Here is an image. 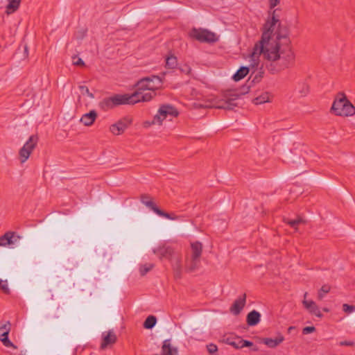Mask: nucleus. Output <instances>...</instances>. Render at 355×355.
I'll use <instances>...</instances> for the list:
<instances>
[{
  "label": "nucleus",
  "instance_id": "obj_1",
  "mask_svg": "<svg viewBox=\"0 0 355 355\" xmlns=\"http://www.w3.org/2000/svg\"><path fill=\"white\" fill-rule=\"evenodd\" d=\"M271 37L272 34L263 31L261 40L254 44L252 52L250 54L252 62L251 65L252 67H257L259 64V58L263 54L264 58L270 61V63L266 64L267 69L270 73L275 74L287 67H282L281 56L278 53L279 46L269 44Z\"/></svg>",
  "mask_w": 355,
  "mask_h": 355
},
{
  "label": "nucleus",
  "instance_id": "obj_32",
  "mask_svg": "<svg viewBox=\"0 0 355 355\" xmlns=\"http://www.w3.org/2000/svg\"><path fill=\"white\" fill-rule=\"evenodd\" d=\"M330 291V287L327 285H324L321 287L320 290L318 292V298L319 300H322L324 297V293H328Z\"/></svg>",
  "mask_w": 355,
  "mask_h": 355
},
{
  "label": "nucleus",
  "instance_id": "obj_28",
  "mask_svg": "<svg viewBox=\"0 0 355 355\" xmlns=\"http://www.w3.org/2000/svg\"><path fill=\"white\" fill-rule=\"evenodd\" d=\"M270 94L268 92H264L256 97L253 100V103L256 105L263 104L267 102H270Z\"/></svg>",
  "mask_w": 355,
  "mask_h": 355
},
{
  "label": "nucleus",
  "instance_id": "obj_24",
  "mask_svg": "<svg viewBox=\"0 0 355 355\" xmlns=\"http://www.w3.org/2000/svg\"><path fill=\"white\" fill-rule=\"evenodd\" d=\"M250 72V68L248 67H241L236 73L233 75L232 79L238 82L244 78Z\"/></svg>",
  "mask_w": 355,
  "mask_h": 355
},
{
  "label": "nucleus",
  "instance_id": "obj_26",
  "mask_svg": "<svg viewBox=\"0 0 355 355\" xmlns=\"http://www.w3.org/2000/svg\"><path fill=\"white\" fill-rule=\"evenodd\" d=\"M13 232H7L3 236L0 237V246H6L12 244L13 242L12 239L14 236Z\"/></svg>",
  "mask_w": 355,
  "mask_h": 355
},
{
  "label": "nucleus",
  "instance_id": "obj_12",
  "mask_svg": "<svg viewBox=\"0 0 355 355\" xmlns=\"http://www.w3.org/2000/svg\"><path fill=\"white\" fill-rule=\"evenodd\" d=\"M11 324L10 321H7L5 324L0 327V340L3 345L7 347L17 348V347L10 340L8 334L10 331Z\"/></svg>",
  "mask_w": 355,
  "mask_h": 355
},
{
  "label": "nucleus",
  "instance_id": "obj_41",
  "mask_svg": "<svg viewBox=\"0 0 355 355\" xmlns=\"http://www.w3.org/2000/svg\"><path fill=\"white\" fill-rule=\"evenodd\" d=\"M340 346H353L354 343L352 341L344 340L339 343Z\"/></svg>",
  "mask_w": 355,
  "mask_h": 355
},
{
  "label": "nucleus",
  "instance_id": "obj_25",
  "mask_svg": "<svg viewBox=\"0 0 355 355\" xmlns=\"http://www.w3.org/2000/svg\"><path fill=\"white\" fill-rule=\"evenodd\" d=\"M8 3L6 6V13L10 15L16 12L19 8L21 0H8Z\"/></svg>",
  "mask_w": 355,
  "mask_h": 355
},
{
  "label": "nucleus",
  "instance_id": "obj_2",
  "mask_svg": "<svg viewBox=\"0 0 355 355\" xmlns=\"http://www.w3.org/2000/svg\"><path fill=\"white\" fill-rule=\"evenodd\" d=\"M278 24V28L276 35L274 46H279L278 53L281 56L280 62L282 67H291L295 64V55L291 45V40L288 37L289 28L286 26H282L280 22Z\"/></svg>",
  "mask_w": 355,
  "mask_h": 355
},
{
  "label": "nucleus",
  "instance_id": "obj_15",
  "mask_svg": "<svg viewBox=\"0 0 355 355\" xmlns=\"http://www.w3.org/2000/svg\"><path fill=\"white\" fill-rule=\"evenodd\" d=\"M246 302V294L239 296L231 306L230 311L234 315H239L244 308Z\"/></svg>",
  "mask_w": 355,
  "mask_h": 355
},
{
  "label": "nucleus",
  "instance_id": "obj_22",
  "mask_svg": "<svg viewBox=\"0 0 355 355\" xmlns=\"http://www.w3.org/2000/svg\"><path fill=\"white\" fill-rule=\"evenodd\" d=\"M134 93H137L136 100L139 102H148L152 100L156 95L155 91H150L148 92L144 93V92H135Z\"/></svg>",
  "mask_w": 355,
  "mask_h": 355
},
{
  "label": "nucleus",
  "instance_id": "obj_48",
  "mask_svg": "<svg viewBox=\"0 0 355 355\" xmlns=\"http://www.w3.org/2000/svg\"><path fill=\"white\" fill-rule=\"evenodd\" d=\"M306 295H307V293H304V298H306Z\"/></svg>",
  "mask_w": 355,
  "mask_h": 355
},
{
  "label": "nucleus",
  "instance_id": "obj_10",
  "mask_svg": "<svg viewBox=\"0 0 355 355\" xmlns=\"http://www.w3.org/2000/svg\"><path fill=\"white\" fill-rule=\"evenodd\" d=\"M141 201L143 204H144L146 207L152 209L155 213H156L159 216L164 217L166 218L171 220L178 219V216L175 214H168L157 207L156 205L153 202V201L151 200V198L147 194H142L141 196Z\"/></svg>",
  "mask_w": 355,
  "mask_h": 355
},
{
  "label": "nucleus",
  "instance_id": "obj_19",
  "mask_svg": "<svg viewBox=\"0 0 355 355\" xmlns=\"http://www.w3.org/2000/svg\"><path fill=\"white\" fill-rule=\"evenodd\" d=\"M302 303H303V305L304 306V307L311 314H313V315H316L318 318H322V314L320 312L318 306H317V304H315V302H313V300L308 301V300H304Z\"/></svg>",
  "mask_w": 355,
  "mask_h": 355
},
{
  "label": "nucleus",
  "instance_id": "obj_8",
  "mask_svg": "<svg viewBox=\"0 0 355 355\" xmlns=\"http://www.w3.org/2000/svg\"><path fill=\"white\" fill-rule=\"evenodd\" d=\"M190 36L200 42L205 43H214L218 40L216 33L204 28H193L191 31Z\"/></svg>",
  "mask_w": 355,
  "mask_h": 355
},
{
  "label": "nucleus",
  "instance_id": "obj_43",
  "mask_svg": "<svg viewBox=\"0 0 355 355\" xmlns=\"http://www.w3.org/2000/svg\"><path fill=\"white\" fill-rule=\"evenodd\" d=\"M251 350L253 352H257L259 351V347L257 345L252 346Z\"/></svg>",
  "mask_w": 355,
  "mask_h": 355
},
{
  "label": "nucleus",
  "instance_id": "obj_3",
  "mask_svg": "<svg viewBox=\"0 0 355 355\" xmlns=\"http://www.w3.org/2000/svg\"><path fill=\"white\" fill-rule=\"evenodd\" d=\"M137 95V93L114 94L112 96L104 98L99 102L98 106L101 110L107 111L123 105H135L138 101L136 100Z\"/></svg>",
  "mask_w": 355,
  "mask_h": 355
},
{
  "label": "nucleus",
  "instance_id": "obj_6",
  "mask_svg": "<svg viewBox=\"0 0 355 355\" xmlns=\"http://www.w3.org/2000/svg\"><path fill=\"white\" fill-rule=\"evenodd\" d=\"M178 111L174 106L170 104H164L159 107L157 113L153 117V121L150 122L146 121L145 124L148 126L155 124L160 125L164 119L168 117H176L178 116Z\"/></svg>",
  "mask_w": 355,
  "mask_h": 355
},
{
  "label": "nucleus",
  "instance_id": "obj_18",
  "mask_svg": "<svg viewBox=\"0 0 355 355\" xmlns=\"http://www.w3.org/2000/svg\"><path fill=\"white\" fill-rule=\"evenodd\" d=\"M106 332L103 333V342L101 345V349H105L108 345L114 344L116 342V336L113 331H109L107 334Z\"/></svg>",
  "mask_w": 355,
  "mask_h": 355
},
{
  "label": "nucleus",
  "instance_id": "obj_46",
  "mask_svg": "<svg viewBox=\"0 0 355 355\" xmlns=\"http://www.w3.org/2000/svg\"><path fill=\"white\" fill-rule=\"evenodd\" d=\"M155 80H154L153 82H149V85H158V82L157 81V84H155Z\"/></svg>",
  "mask_w": 355,
  "mask_h": 355
},
{
  "label": "nucleus",
  "instance_id": "obj_27",
  "mask_svg": "<svg viewBox=\"0 0 355 355\" xmlns=\"http://www.w3.org/2000/svg\"><path fill=\"white\" fill-rule=\"evenodd\" d=\"M284 221L289 225L291 227L294 228L295 230H297V226L300 224H304L306 221L300 216H297L296 219H288L285 218Z\"/></svg>",
  "mask_w": 355,
  "mask_h": 355
},
{
  "label": "nucleus",
  "instance_id": "obj_30",
  "mask_svg": "<svg viewBox=\"0 0 355 355\" xmlns=\"http://www.w3.org/2000/svg\"><path fill=\"white\" fill-rule=\"evenodd\" d=\"M178 65L177 58L174 55L168 56L166 59V67L168 69H175Z\"/></svg>",
  "mask_w": 355,
  "mask_h": 355
},
{
  "label": "nucleus",
  "instance_id": "obj_38",
  "mask_svg": "<svg viewBox=\"0 0 355 355\" xmlns=\"http://www.w3.org/2000/svg\"><path fill=\"white\" fill-rule=\"evenodd\" d=\"M315 331V327L313 326H311V327H305L304 328H303L302 329V334L306 335V334H311V333H313Z\"/></svg>",
  "mask_w": 355,
  "mask_h": 355
},
{
  "label": "nucleus",
  "instance_id": "obj_16",
  "mask_svg": "<svg viewBox=\"0 0 355 355\" xmlns=\"http://www.w3.org/2000/svg\"><path fill=\"white\" fill-rule=\"evenodd\" d=\"M259 343H263L270 348H275L284 340V337L279 334L275 339L270 338H257Z\"/></svg>",
  "mask_w": 355,
  "mask_h": 355
},
{
  "label": "nucleus",
  "instance_id": "obj_39",
  "mask_svg": "<svg viewBox=\"0 0 355 355\" xmlns=\"http://www.w3.org/2000/svg\"><path fill=\"white\" fill-rule=\"evenodd\" d=\"M241 346H242V348H243L245 347H252V346H253V343L250 340L242 339Z\"/></svg>",
  "mask_w": 355,
  "mask_h": 355
},
{
  "label": "nucleus",
  "instance_id": "obj_44",
  "mask_svg": "<svg viewBox=\"0 0 355 355\" xmlns=\"http://www.w3.org/2000/svg\"><path fill=\"white\" fill-rule=\"evenodd\" d=\"M176 268H177V270H178L180 271L181 266H180V261H178Z\"/></svg>",
  "mask_w": 355,
  "mask_h": 355
},
{
  "label": "nucleus",
  "instance_id": "obj_23",
  "mask_svg": "<svg viewBox=\"0 0 355 355\" xmlns=\"http://www.w3.org/2000/svg\"><path fill=\"white\" fill-rule=\"evenodd\" d=\"M223 342L236 349L242 348V338L240 336L225 338H223Z\"/></svg>",
  "mask_w": 355,
  "mask_h": 355
},
{
  "label": "nucleus",
  "instance_id": "obj_9",
  "mask_svg": "<svg viewBox=\"0 0 355 355\" xmlns=\"http://www.w3.org/2000/svg\"><path fill=\"white\" fill-rule=\"evenodd\" d=\"M38 139L37 135H31L19 150V155L21 163L25 162L28 159L30 155L36 147Z\"/></svg>",
  "mask_w": 355,
  "mask_h": 355
},
{
  "label": "nucleus",
  "instance_id": "obj_34",
  "mask_svg": "<svg viewBox=\"0 0 355 355\" xmlns=\"http://www.w3.org/2000/svg\"><path fill=\"white\" fill-rule=\"evenodd\" d=\"M0 289H1L3 291V292L6 294L10 293V290L8 287V284H7L6 280L3 281L2 279H0Z\"/></svg>",
  "mask_w": 355,
  "mask_h": 355
},
{
  "label": "nucleus",
  "instance_id": "obj_7",
  "mask_svg": "<svg viewBox=\"0 0 355 355\" xmlns=\"http://www.w3.org/2000/svg\"><path fill=\"white\" fill-rule=\"evenodd\" d=\"M162 84V78L158 76H152L146 77L137 81L135 92L155 91L159 89Z\"/></svg>",
  "mask_w": 355,
  "mask_h": 355
},
{
  "label": "nucleus",
  "instance_id": "obj_42",
  "mask_svg": "<svg viewBox=\"0 0 355 355\" xmlns=\"http://www.w3.org/2000/svg\"><path fill=\"white\" fill-rule=\"evenodd\" d=\"M74 64L83 66V65H85V63L81 58H78L76 62H74Z\"/></svg>",
  "mask_w": 355,
  "mask_h": 355
},
{
  "label": "nucleus",
  "instance_id": "obj_31",
  "mask_svg": "<svg viewBox=\"0 0 355 355\" xmlns=\"http://www.w3.org/2000/svg\"><path fill=\"white\" fill-rule=\"evenodd\" d=\"M154 265L152 263L144 264L140 267L139 272L141 276H144L148 272H149Z\"/></svg>",
  "mask_w": 355,
  "mask_h": 355
},
{
  "label": "nucleus",
  "instance_id": "obj_21",
  "mask_svg": "<svg viewBox=\"0 0 355 355\" xmlns=\"http://www.w3.org/2000/svg\"><path fill=\"white\" fill-rule=\"evenodd\" d=\"M97 117V113L95 110H91L88 113L83 114L80 121L86 126L92 125Z\"/></svg>",
  "mask_w": 355,
  "mask_h": 355
},
{
  "label": "nucleus",
  "instance_id": "obj_11",
  "mask_svg": "<svg viewBox=\"0 0 355 355\" xmlns=\"http://www.w3.org/2000/svg\"><path fill=\"white\" fill-rule=\"evenodd\" d=\"M191 259L188 270L190 272L194 271L198 267L200 262V258L202 252V245L200 241L191 243Z\"/></svg>",
  "mask_w": 355,
  "mask_h": 355
},
{
  "label": "nucleus",
  "instance_id": "obj_29",
  "mask_svg": "<svg viewBox=\"0 0 355 355\" xmlns=\"http://www.w3.org/2000/svg\"><path fill=\"white\" fill-rule=\"evenodd\" d=\"M157 323V318L154 315H149L147 317L144 322V327L146 329H151Z\"/></svg>",
  "mask_w": 355,
  "mask_h": 355
},
{
  "label": "nucleus",
  "instance_id": "obj_14",
  "mask_svg": "<svg viewBox=\"0 0 355 355\" xmlns=\"http://www.w3.org/2000/svg\"><path fill=\"white\" fill-rule=\"evenodd\" d=\"M131 123V121L128 119H123L118 121L116 123L111 125L110 130L115 135H119L124 132L128 125Z\"/></svg>",
  "mask_w": 355,
  "mask_h": 355
},
{
  "label": "nucleus",
  "instance_id": "obj_37",
  "mask_svg": "<svg viewBox=\"0 0 355 355\" xmlns=\"http://www.w3.org/2000/svg\"><path fill=\"white\" fill-rule=\"evenodd\" d=\"M343 310L346 313H352L355 310V307L352 305H349L347 304H344L343 305Z\"/></svg>",
  "mask_w": 355,
  "mask_h": 355
},
{
  "label": "nucleus",
  "instance_id": "obj_13",
  "mask_svg": "<svg viewBox=\"0 0 355 355\" xmlns=\"http://www.w3.org/2000/svg\"><path fill=\"white\" fill-rule=\"evenodd\" d=\"M277 10V9H275L271 13L270 12V16L263 28L264 31L270 33L272 35L273 34L276 24L279 22V16L276 15Z\"/></svg>",
  "mask_w": 355,
  "mask_h": 355
},
{
  "label": "nucleus",
  "instance_id": "obj_20",
  "mask_svg": "<svg viewBox=\"0 0 355 355\" xmlns=\"http://www.w3.org/2000/svg\"><path fill=\"white\" fill-rule=\"evenodd\" d=\"M261 314L256 310L249 312L246 316V322L248 326L253 327L259 323Z\"/></svg>",
  "mask_w": 355,
  "mask_h": 355
},
{
  "label": "nucleus",
  "instance_id": "obj_36",
  "mask_svg": "<svg viewBox=\"0 0 355 355\" xmlns=\"http://www.w3.org/2000/svg\"><path fill=\"white\" fill-rule=\"evenodd\" d=\"M263 71H260L258 73H257L254 77L253 78V79L252 80H250L251 83L252 85H254V83H259L260 82V80H261V78H263Z\"/></svg>",
  "mask_w": 355,
  "mask_h": 355
},
{
  "label": "nucleus",
  "instance_id": "obj_45",
  "mask_svg": "<svg viewBox=\"0 0 355 355\" xmlns=\"http://www.w3.org/2000/svg\"><path fill=\"white\" fill-rule=\"evenodd\" d=\"M295 329V327H289L288 329V332L291 333L292 330Z\"/></svg>",
  "mask_w": 355,
  "mask_h": 355
},
{
  "label": "nucleus",
  "instance_id": "obj_5",
  "mask_svg": "<svg viewBox=\"0 0 355 355\" xmlns=\"http://www.w3.org/2000/svg\"><path fill=\"white\" fill-rule=\"evenodd\" d=\"M252 75L249 78L245 85L241 86L237 91L230 92L227 94V99L218 105V107L225 110H232L237 104L234 102L241 96L248 94L250 92V87L253 85L251 82Z\"/></svg>",
  "mask_w": 355,
  "mask_h": 355
},
{
  "label": "nucleus",
  "instance_id": "obj_4",
  "mask_svg": "<svg viewBox=\"0 0 355 355\" xmlns=\"http://www.w3.org/2000/svg\"><path fill=\"white\" fill-rule=\"evenodd\" d=\"M331 110L337 116H353L355 114V107L347 98L344 93H339L335 98Z\"/></svg>",
  "mask_w": 355,
  "mask_h": 355
},
{
  "label": "nucleus",
  "instance_id": "obj_33",
  "mask_svg": "<svg viewBox=\"0 0 355 355\" xmlns=\"http://www.w3.org/2000/svg\"><path fill=\"white\" fill-rule=\"evenodd\" d=\"M79 89L83 95L86 94L91 98H94V94L92 93H90V92L87 86L80 85Z\"/></svg>",
  "mask_w": 355,
  "mask_h": 355
},
{
  "label": "nucleus",
  "instance_id": "obj_35",
  "mask_svg": "<svg viewBox=\"0 0 355 355\" xmlns=\"http://www.w3.org/2000/svg\"><path fill=\"white\" fill-rule=\"evenodd\" d=\"M207 349L210 354H214L218 352V347L214 343H209L207 345Z\"/></svg>",
  "mask_w": 355,
  "mask_h": 355
},
{
  "label": "nucleus",
  "instance_id": "obj_47",
  "mask_svg": "<svg viewBox=\"0 0 355 355\" xmlns=\"http://www.w3.org/2000/svg\"><path fill=\"white\" fill-rule=\"evenodd\" d=\"M24 51H25V52H27V51H28V47L26 46H25V47H24Z\"/></svg>",
  "mask_w": 355,
  "mask_h": 355
},
{
  "label": "nucleus",
  "instance_id": "obj_17",
  "mask_svg": "<svg viewBox=\"0 0 355 355\" xmlns=\"http://www.w3.org/2000/svg\"><path fill=\"white\" fill-rule=\"evenodd\" d=\"M155 254H157L160 259L167 258L170 259L173 253V250L171 247L162 246L153 249Z\"/></svg>",
  "mask_w": 355,
  "mask_h": 355
},
{
  "label": "nucleus",
  "instance_id": "obj_40",
  "mask_svg": "<svg viewBox=\"0 0 355 355\" xmlns=\"http://www.w3.org/2000/svg\"><path fill=\"white\" fill-rule=\"evenodd\" d=\"M280 0H269L270 8L272 10L279 3Z\"/></svg>",
  "mask_w": 355,
  "mask_h": 355
}]
</instances>
